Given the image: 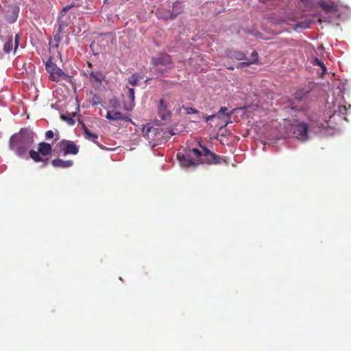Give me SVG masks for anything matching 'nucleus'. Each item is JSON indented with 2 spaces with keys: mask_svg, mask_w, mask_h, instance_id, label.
<instances>
[{
  "mask_svg": "<svg viewBox=\"0 0 351 351\" xmlns=\"http://www.w3.org/2000/svg\"><path fill=\"white\" fill-rule=\"evenodd\" d=\"M180 166L195 167L199 164L217 165L221 162V157L204 147L201 152L197 148H186L183 152L177 154Z\"/></svg>",
  "mask_w": 351,
  "mask_h": 351,
  "instance_id": "f257e3e1",
  "label": "nucleus"
},
{
  "mask_svg": "<svg viewBox=\"0 0 351 351\" xmlns=\"http://www.w3.org/2000/svg\"><path fill=\"white\" fill-rule=\"evenodd\" d=\"M34 143V132L29 128H22L18 133H15L10 137L9 149L19 158L27 159V152Z\"/></svg>",
  "mask_w": 351,
  "mask_h": 351,
  "instance_id": "f03ea898",
  "label": "nucleus"
},
{
  "mask_svg": "<svg viewBox=\"0 0 351 351\" xmlns=\"http://www.w3.org/2000/svg\"><path fill=\"white\" fill-rule=\"evenodd\" d=\"M175 102V99L169 94L163 95L157 106V113L159 118L164 121L170 119L172 114V107Z\"/></svg>",
  "mask_w": 351,
  "mask_h": 351,
  "instance_id": "7ed1b4c3",
  "label": "nucleus"
},
{
  "mask_svg": "<svg viewBox=\"0 0 351 351\" xmlns=\"http://www.w3.org/2000/svg\"><path fill=\"white\" fill-rule=\"evenodd\" d=\"M142 134L150 143L156 144L163 141L165 132L160 126L147 123L143 126Z\"/></svg>",
  "mask_w": 351,
  "mask_h": 351,
  "instance_id": "20e7f679",
  "label": "nucleus"
},
{
  "mask_svg": "<svg viewBox=\"0 0 351 351\" xmlns=\"http://www.w3.org/2000/svg\"><path fill=\"white\" fill-rule=\"evenodd\" d=\"M227 56L231 59L237 60H245L244 62H239L237 66V68H243V66L256 64L258 62V55L256 51H252L251 55L252 58L250 60L247 59L245 53L235 49L229 50L227 52Z\"/></svg>",
  "mask_w": 351,
  "mask_h": 351,
  "instance_id": "39448f33",
  "label": "nucleus"
},
{
  "mask_svg": "<svg viewBox=\"0 0 351 351\" xmlns=\"http://www.w3.org/2000/svg\"><path fill=\"white\" fill-rule=\"evenodd\" d=\"M52 152L51 145L46 142H40L38 145V152L30 149L29 151V158H31L35 162H43V166L47 165L48 159L43 158L40 155L47 156L50 155Z\"/></svg>",
  "mask_w": 351,
  "mask_h": 351,
  "instance_id": "423d86ee",
  "label": "nucleus"
},
{
  "mask_svg": "<svg viewBox=\"0 0 351 351\" xmlns=\"http://www.w3.org/2000/svg\"><path fill=\"white\" fill-rule=\"evenodd\" d=\"M151 63L158 72L162 73L172 67L173 62L169 54L160 53L152 58Z\"/></svg>",
  "mask_w": 351,
  "mask_h": 351,
  "instance_id": "0eeeda50",
  "label": "nucleus"
},
{
  "mask_svg": "<svg viewBox=\"0 0 351 351\" xmlns=\"http://www.w3.org/2000/svg\"><path fill=\"white\" fill-rule=\"evenodd\" d=\"M46 71L50 74V80L54 82H59L62 80H66L71 82V76L66 75L58 67L56 64L49 60L45 64Z\"/></svg>",
  "mask_w": 351,
  "mask_h": 351,
  "instance_id": "6e6552de",
  "label": "nucleus"
},
{
  "mask_svg": "<svg viewBox=\"0 0 351 351\" xmlns=\"http://www.w3.org/2000/svg\"><path fill=\"white\" fill-rule=\"evenodd\" d=\"M58 152H62L64 156L68 154L76 155L79 152V146L73 141L63 139L56 145Z\"/></svg>",
  "mask_w": 351,
  "mask_h": 351,
  "instance_id": "1a4fd4ad",
  "label": "nucleus"
},
{
  "mask_svg": "<svg viewBox=\"0 0 351 351\" xmlns=\"http://www.w3.org/2000/svg\"><path fill=\"white\" fill-rule=\"evenodd\" d=\"M308 125L304 122H300L293 128L295 136L300 141H304L308 138Z\"/></svg>",
  "mask_w": 351,
  "mask_h": 351,
  "instance_id": "9d476101",
  "label": "nucleus"
},
{
  "mask_svg": "<svg viewBox=\"0 0 351 351\" xmlns=\"http://www.w3.org/2000/svg\"><path fill=\"white\" fill-rule=\"evenodd\" d=\"M134 89L127 86L125 92V99L123 101L124 108L128 111H131L135 106Z\"/></svg>",
  "mask_w": 351,
  "mask_h": 351,
  "instance_id": "9b49d317",
  "label": "nucleus"
},
{
  "mask_svg": "<svg viewBox=\"0 0 351 351\" xmlns=\"http://www.w3.org/2000/svg\"><path fill=\"white\" fill-rule=\"evenodd\" d=\"M318 6H319L325 12H335L338 11V5L337 3L329 1H326L320 0L317 2Z\"/></svg>",
  "mask_w": 351,
  "mask_h": 351,
  "instance_id": "f8f14e48",
  "label": "nucleus"
},
{
  "mask_svg": "<svg viewBox=\"0 0 351 351\" xmlns=\"http://www.w3.org/2000/svg\"><path fill=\"white\" fill-rule=\"evenodd\" d=\"M106 119L110 121H119V120H124L126 121H131V119L124 116L121 112L115 111V110H110L108 111L107 114L106 116Z\"/></svg>",
  "mask_w": 351,
  "mask_h": 351,
  "instance_id": "ddd939ff",
  "label": "nucleus"
},
{
  "mask_svg": "<svg viewBox=\"0 0 351 351\" xmlns=\"http://www.w3.org/2000/svg\"><path fill=\"white\" fill-rule=\"evenodd\" d=\"M234 110H232L230 112H228V108L226 107H221L217 113H216V116L217 118L221 119L222 116L226 117L227 120L225 122V124L223 127H226L232 121H230L231 117L232 114L234 113Z\"/></svg>",
  "mask_w": 351,
  "mask_h": 351,
  "instance_id": "4468645a",
  "label": "nucleus"
},
{
  "mask_svg": "<svg viewBox=\"0 0 351 351\" xmlns=\"http://www.w3.org/2000/svg\"><path fill=\"white\" fill-rule=\"evenodd\" d=\"M80 125H81V127H82V129L84 132V136H85V138L87 139V140H89L93 143H95V144H97V145H99V143L97 142V138H98V135L95 133H92L88 129V128L86 127V125L82 123V122H80Z\"/></svg>",
  "mask_w": 351,
  "mask_h": 351,
  "instance_id": "2eb2a0df",
  "label": "nucleus"
},
{
  "mask_svg": "<svg viewBox=\"0 0 351 351\" xmlns=\"http://www.w3.org/2000/svg\"><path fill=\"white\" fill-rule=\"evenodd\" d=\"M51 164L55 167L69 168L73 165V162L71 160H64L62 159L56 158L51 161Z\"/></svg>",
  "mask_w": 351,
  "mask_h": 351,
  "instance_id": "dca6fc26",
  "label": "nucleus"
},
{
  "mask_svg": "<svg viewBox=\"0 0 351 351\" xmlns=\"http://www.w3.org/2000/svg\"><path fill=\"white\" fill-rule=\"evenodd\" d=\"M183 5L182 3L176 1L173 3L172 5V12L170 14L169 18L171 19H174L179 14H180L183 10Z\"/></svg>",
  "mask_w": 351,
  "mask_h": 351,
  "instance_id": "f3484780",
  "label": "nucleus"
},
{
  "mask_svg": "<svg viewBox=\"0 0 351 351\" xmlns=\"http://www.w3.org/2000/svg\"><path fill=\"white\" fill-rule=\"evenodd\" d=\"M64 16H62V12H60L58 19V29L67 32L68 22L67 20L64 19Z\"/></svg>",
  "mask_w": 351,
  "mask_h": 351,
  "instance_id": "a211bd4d",
  "label": "nucleus"
},
{
  "mask_svg": "<svg viewBox=\"0 0 351 351\" xmlns=\"http://www.w3.org/2000/svg\"><path fill=\"white\" fill-rule=\"evenodd\" d=\"M104 80L103 74L99 71H92L90 73V81L101 83Z\"/></svg>",
  "mask_w": 351,
  "mask_h": 351,
  "instance_id": "6ab92c4d",
  "label": "nucleus"
},
{
  "mask_svg": "<svg viewBox=\"0 0 351 351\" xmlns=\"http://www.w3.org/2000/svg\"><path fill=\"white\" fill-rule=\"evenodd\" d=\"M66 36L67 32L58 29L57 32L53 36L54 40L57 43L56 45V47H58V43L62 40L63 38Z\"/></svg>",
  "mask_w": 351,
  "mask_h": 351,
  "instance_id": "aec40b11",
  "label": "nucleus"
},
{
  "mask_svg": "<svg viewBox=\"0 0 351 351\" xmlns=\"http://www.w3.org/2000/svg\"><path fill=\"white\" fill-rule=\"evenodd\" d=\"M75 113H73L72 115L70 114H62L60 115V118L62 120L65 121L68 124L73 125L75 123L73 119V117H75Z\"/></svg>",
  "mask_w": 351,
  "mask_h": 351,
  "instance_id": "412c9836",
  "label": "nucleus"
},
{
  "mask_svg": "<svg viewBox=\"0 0 351 351\" xmlns=\"http://www.w3.org/2000/svg\"><path fill=\"white\" fill-rule=\"evenodd\" d=\"M142 78L139 74L135 73L129 77L128 82L132 86H137L138 85V81Z\"/></svg>",
  "mask_w": 351,
  "mask_h": 351,
  "instance_id": "4be33fe9",
  "label": "nucleus"
},
{
  "mask_svg": "<svg viewBox=\"0 0 351 351\" xmlns=\"http://www.w3.org/2000/svg\"><path fill=\"white\" fill-rule=\"evenodd\" d=\"M12 45H13L12 38H10L8 40V41L4 44L3 51L5 53H9L12 51Z\"/></svg>",
  "mask_w": 351,
  "mask_h": 351,
  "instance_id": "5701e85b",
  "label": "nucleus"
},
{
  "mask_svg": "<svg viewBox=\"0 0 351 351\" xmlns=\"http://www.w3.org/2000/svg\"><path fill=\"white\" fill-rule=\"evenodd\" d=\"M80 5V3L78 4H76L75 3H71L70 5H68L65 7H64L62 8V10H61L62 12V16H65V14L66 12H68L69 10H71V8H74V7H77Z\"/></svg>",
  "mask_w": 351,
  "mask_h": 351,
  "instance_id": "b1692460",
  "label": "nucleus"
},
{
  "mask_svg": "<svg viewBox=\"0 0 351 351\" xmlns=\"http://www.w3.org/2000/svg\"><path fill=\"white\" fill-rule=\"evenodd\" d=\"M313 63L315 64L319 65L322 68L323 73H325L326 71V67L325 64H324V62L322 60H320L317 58H315L314 59Z\"/></svg>",
  "mask_w": 351,
  "mask_h": 351,
  "instance_id": "393cba45",
  "label": "nucleus"
},
{
  "mask_svg": "<svg viewBox=\"0 0 351 351\" xmlns=\"http://www.w3.org/2000/svg\"><path fill=\"white\" fill-rule=\"evenodd\" d=\"M182 108H183L184 110H186V112L187 114H198L199 112L197 109L193 108L192 107H185V106H182Z\"/></svg>",
  "mask_w": 351,
  "mask_h": 351,
  "instance_id": "a878e982",
  "label": "nucleus"
},
{
  "mask_svg": "<svg viewBox=\"0 0 351 351\" xmlns=\"http://www.w3.org/2000/svg\"><path fill=\"white\" fill-rule=\"evenodd\" d=\"M54 132L52 130H48L45 133V137L47 139H51L54 136Z\"/></svg>",
  "mask_w": 351,
  "mask_h": 351,
  "instance_id": "bb28decb",
  "label": "nucleus"
},
{
  "mask_svg": "<svg viewBox=\"0 0 351 351\" xmlns=\"http://www.w3.org/2000/svg\"><path fill=\"white\" fill-rule=\"evenodd\" d=\"M20 39H21V36L19 34H16L15 38H14V43H15L14 50H16V48L18 47Z\"/></svg>",
  "mask_w": 351,
  "mask_h": 351,
  "instance_id": "cd10ccee",
  "label": "nucleus"
},
{
  "mask_svg": "<svg viewBox=\"0 0 351 351\" xmlns=\"http://www.w3.org/2000/svg\"><path fill=\"white\" fill-rule=\"evenodd\" d=\"M93 105H97V104L99 103V97L97 96V95H94L93 97Z\"/></svg>",
  "mask_w": 351,
  "mask_h": 351,
  "instance_id": "c85d7f7f",
  "label": "nucleus"
},
{
  "mask_svg": "<svg viewBox=\"0 0 351 351\" xmlns=\"http://www.w3.org/2000/svg\"><path fill=\"white\" fill-rule=\"evenodd\" d=\"M215 117H217L216 114H212V115H209V116H206V117H205V121L206 122H208V121H210V120L213 119Z\"/></svg>",
  "mask_w": 351,
  "mask_h": 351,
  "instance_id": "c756f323",
  "label": "nucleus"
},
{
  "mask_svg": "<svg viewBox=\"0 0 351 351\" xmlns=\"http://www.w3.org/2000/svg\"><path fill=\"white\" fill-rule=\"evenodd\" d=\"M170 133L171 135H173L174 133L173 132H169Z\"/></svg>",
  "mask_w": 351,
  "mask_h": 351,
  "instance_id": "7c9ffc66",
  "label": "nucleus"
},
{
  "mask_svg": "<svg viewBox=\"0 0 351 351\" xmlns=\"http://www.w3.org/2000/svg\"><path fill=\"white\" fill-rule=\"evenodd\" d=\"M88 66H90V67L91 66V64L90 63L88 62Z\"/></svg>",
  "mask_w": 351,
  "mask_h": 351,
  "instance_id": "2f4dec72",
  "label": "nucleus"
},
{
  "mask_svg": "<svg viewBox=\"0 0 351 351\" xmlns=\"http://www.w3.org/2000/svg\"><path fill=\"white\" fill-rule=\"evenodd\" d=\"M228 69L232 70L233 67H229Z\"/></svg>",
  "mask_w": 351,
  "mask_h": 351,
  "instance_id": "473e14b6",
  "label": "nucleus"
}]
</instances>
